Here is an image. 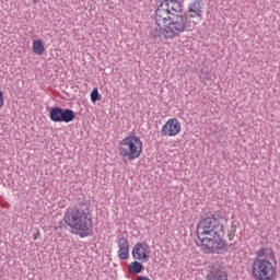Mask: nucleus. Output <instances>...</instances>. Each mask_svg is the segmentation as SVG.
I'll return each mask as SVG.
<instances>
[{
	"mask_svg": "<svg viewBox=\"0 0 280 280\" xmlns=\"http://www.w3.org/2000/svg\"><path fill=\"white\" fill-rule=\"evenodd\" d=\"M37 236L34 237V240H36Z\"/></svg>",
	"mask_w": 280,
	"mask_h": 280,
	"instance_id": "obj_23",
	"label": "nucleus"
},
{
	"mask_svg": "<svg viewBox=\"0 0 280 280\" xmlns=\"http://www.w3.org/2000/svg\"><path fill=\"white\" fill-rule=\"evenodd\" d=\"M119 156L128 159V161H135L143 154V141L141 138L133 135L125 137L118 143Z\"/></svg>",
	"mask_w": 280,
	"mask_h": 280,
	"instance_id": "obj_4",
	"label": "nucleus"
},
{
	"mask_svg": "<svg viewBox=\"0 0 280 280\" xmlns=\"http://www.w3.org/2000/svg\"><path fill=\"white\" fill-rule=\"evenodd\" d=\"M197 244L205 253H220L226 248V243L222 240L224 228L218 219H202L197 226Z\"/></svg>",
	"mask_w": 280,
	"mask_h": 280,
	"instance_id": "obj_1",
	"label": "nucleus"
},
{
	"mask_svg": "<svg viewBox=\"0 0 280 280\" xmlns=\"http://www.w3.org/2000/svg\"><path fill=\"white\" fill-rule=\"evenodd\" d=\"M67 211H70V208H68Z\"/></svg>",
	"mask_w": 280,
	"mask_h": 280,
	"instance_id": "obj_22",
	"label": "nucleus"
},
{
	"mask_svg": "<svg viewBox=\"0 0 280 280\" xmlns=\"http://www.w3.org/2000/svg\"><path fill=\"white\" fill-rule=\"evenodd\" d=\"M130 275H139L143 270V265L139 260H135L128 266Z\"/></svg>",
	"mask_w": 280,
	"mask_h": 280,
	"instance_id": "obj_17",
	"label": "nucleus"
},
{
	"mask_svg": "<svg viewBox=\"0 0 280 280\" xmlns=\"http://www.w3.org/2000/svg\"><path fill=\"white\" fill-rule=\"evenodd\" d=\"M91 102L95 104V102H100L102 100V95L100 93V90L97 88H94L90 94Z\"/></svg>",
	"mask_w": 280,
	"mask_h": 280,
	"instance_id": "obj_18",
	"label": "nucleus"
},
{
	"mask_svg": "<svg viewBox=\"0 0 280 280\" xmlns=\"http://www.w3.org/2000/svg\"><path fill=\"white\" fill-rule=\"evenodd\" d=\"M155 25L158 27H154L150 32V36H152L155 40H159L161 36H164L166 40H174V38H178L183 33L187 32L189 30V24H172V21H174V18H167L164 16V20H159V13L158 10H155Z\"/></svg>",
	"mask_w": 280,
	"mask_h": 280,
	"instance_id": "obj_2",
	"label": "nucleus"
},
{
	"mask_svg": "<svg viewBox=\"0 0 280 280\" xmlns=\"http://www.w3.org/2000/svg\"><path fill=\"white\" fill-rule=\"evenodd\" d=\"M250 275L254 280H277V265L270 259H255Z\"/></svg>",
	"mask_w": 280,
	"mask_h": 280,
	"instance_id": "obj_5",
	"label": "nucleus"
},
{
	"mask_svg": "<svg viewBox=\"0 0 280 280\" xmlns=\"http://www.w3.org/2000/svg\"><path fill=\"white\" fill-rule=\"evenodd\" d=\"M40 0H33L34 5H37Z\"/></svg>",
	"mask_w": 280,
	"mask_h": 280,
	"instance_id": "obj_20",
	"label": "nucleus"
},
{
	"mask_svg": "<svg viewBox=\"0 0 280 280\" xmlns=\"http://www.w3.org/2000/svg\"><path fill=\"white\" fill-rule=\"evenodd\" d=\"M77 202L75 211H91V200H86L84 195H79Z\"/></svg>",
	"mask_w": 280,
	"mask_h": 280,
	"instance_id": "obj_14",
	"label": "nucleus"
},
{
	"mask_svg": "<svg viewBox=\"0 0 280 280\" xmlns=\"http://www.w3.org/2000/svg\"><path fill=\"white\" fill-rule=\"evenodd\" d=\"M7 209H10V205L5 203Z\"/></svg>",
	"mask_w": 280,
	"mask_h": 280,
	"instance_id": "obj_21",
	"label": "nucleus"
},
{
	"mask_svg": "<svg viewBox=\"0 0 280 280\" xmlns=\"http://www.w3.org/2000/svg\"><path fill=\"white\" fill-rule=\"evenodd\" d=\"M205 3H202V0H195L188 4V16L189 19H197L201 18L202 14H205Z\"/></svg>",
	"mask_w": 280,
	"mask_h": 280,
	"instance_id": "obj_10",
	"label": "nucleus"
},
{
	"mask_svg": "<svg viewBox=\"0 0 280 280\" xmlns=\"http://www.w3.org/2000/svg\"><path fill=\"white\" fill-rule=\"evenodd\" d=\"M118 257L119 259H128L130 257V243L127 238L120 237L118 240Z\"/></svg>",
	"mask_w": 280,
	"mask_h": 280,
	"instance_id": "obj_11",
	"label": "nucleus"
},
{
	"mask_svg": "<svg viewBox=\"0 0 280 280\" xmlns=\"http://www.w3.org/2000/svg\"><path fill=\"white\" fill-rule=\"evenodd\" d=\"M33 51L36 56H43V54H45V44H43V39L33 40Z\"/></svg>",
	"mask_w": 280,
	"mask_h": 280,
	"instance_id": "obj_16",
	"label": "nucleus"
},
{
	"mask_svg": "<svg viewBox=\"0 0 280 280\" xmlns=\"http://www.w3.org/2000/svg\"><path fill=\"white\" fill-rule=\"evenodd\" d=\"M65 222L71 229L72 235L84 238L93 233V219L84 211H68L65 214Z\"/></svg>",
	"mask_w": 280,
	"mask_h": 280,
	"instance_id": "obj_3",
	"label": "nucleus"
},
{
	"mask_svg": "<svg viewBox=\"0 0 280 280\" xmlns=\"http://www.w3.org/2000/svg\"><path fill=\"white\" fill-rule=\"evenodd\" d=\"M180 121L178 118L168 119L161 129L162 137H176L180 133Z\"/></svg>",
	"mask_w": 280,
	"mask_h": 280,
	"instance_id": "obj_9",
	"label": "nucleus"
},
{
	"mask_svg": "<svg viewBox=\"0 0 280 280\" xmlns=\"http://www.w3.org/2000/svg\"><path fill=\"white\" fill-rule=\"evenodd\" d=\"M256 259H275V252L268 248H260L256 252Z\"/></svg>",
	"mask_w": 280,
	"mask_h": 280,
	"instance_id": "obj_15",
	"label": "nucleus"
},
{
	"mask_svg": "<svg viewBox=\"0 0 280 280\" xmlns=\"http://www.w3.org/2000/svg\"><path fill=\"white\" fill-rule=\"evenodd\" d=\"M171 3L173 4L170 9L171 14H175L177 16H187L186 14H183V8H185V0H173Z\"/></svg>",
	"mask_w": 280,
	"mask_h": 280,
	"instance_id": "obj_13",
	"label": "nucleus"
},
{
	"mask_svg": "<svg viewBox=\"0 0 280 280\" xmlns=\"http://www.w3.org/2000/svg\"><path fill=\"white\" fill-rule=\"evenodd\" d=\"M207 280H229V273L224 268H217L207 276Z\"/></svg>",
	"mask_w": 280,
	"mask_h": 280,
	"instance_id": "obj_12",
	"label": "nucleus"
},
{
	"mask_svg": "<svg viewBox=\"0 0 280 280\" xmlns=\"http://www.w3.org/2000/svg\"><path fill=\"white\" fill-rule=\"evenodd\" d=\"M49 117L55 124H71L75 119V112L55 106L50 109Z\"/></svg>",
	"mask_w": 280,
	"mask_h": 280,
	"instance_id": "obj_7",
	"label": "nucleus"
},
{
	"mask_svg": "<svg viewBox=\"0 0 280 280\" xmlns=\"http://www.w3.org/2000/svg\"><path fill=\"white\" fill-rule=\"evenodd\" d=\"M174 0H164L162 1L156 10H158V16H159V21H163L165 20V16H167V19H172V24L173 25H183V24H187L189 25V19L187 18V15H175L172 12H170L171 8H172V2Z\"/></svg>",
	"mask_w": 280,
	"mask_h": 280,
	"instance_id": "obj_6",
	"label": "nucleus"
},
{
	"mask_svg": "<svg viewBox=\"0 0 280 280\" xmlns=\"http://www.w3.org/2000/svg\"><path fill=\"white\" fill-rule=\"evenodd\" d=\"M5 98L3 97V91L0 90V109L3 108Z\"/></svg>",
	"mask_w": 280,
	"mask_h": 280,
	"instance_id": "obj_19",
	"label": "nucleus"
},
{
	"mask_svg": "<svg viewBox=\"0 0 280 280\" xmlns=\"http://www.w3.org/2000/svg\"><path fill=\"white\" fill-rule=\"evenodd\" d=\"M150 245L145 243H137L131 252L132 258L141 264H148L150 261Z\"/></svg>",
	"mask_w": 280,
	"mask_h": 280,
	"instance_id": "obj_8",
	"label": "nucleus"
}]
</instances>
